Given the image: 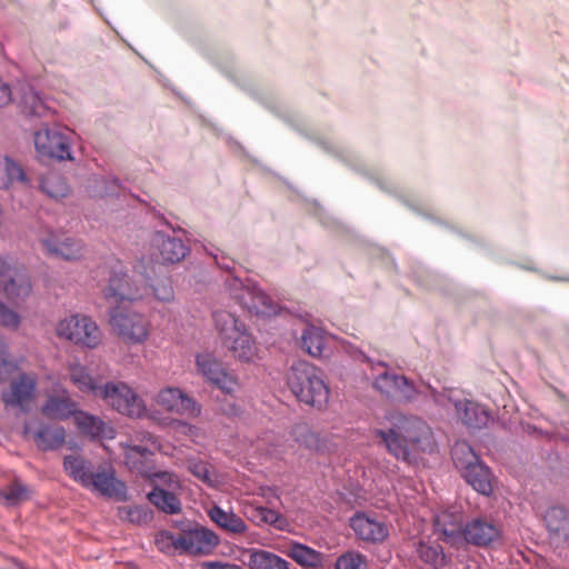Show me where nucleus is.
I'll list each match as a JSON object with an SVG mask.
<instances>
[{"label": "nucleus", "mask_w": 569, "mask_h": 569, "mask_svg": "<svg viewBox=\"0 0 569 569\" xmlns=\"http://www.w3.org/2000/svg\"><path fill=\"white\" fill-rule=\"evenodd\" d=\"M386 419L390 422V428L378 429L376 435L397 459L410 461L413 455L432 449L431 429L420 418L391 412Z\"/></svg>", "instance_id": "nucleus-1"}, {"label": "nucleus", "mask_w": 569, "mask_h": 569, "mask_svg": "<svg viewBox=\"0 0 569 569\" xmlns=\"http://www.w3.org/2000/svg\"><path fill=\"white\" fill-rule=\"evenodd\" d=\"M212 318L221 343L231 356L241 362L253 361L258 346L244 322L229 310H216Z\"/></svg>", "instance_id": "nucleus-2"}, {"label": "nucleus", "mask_w": 569, "mask_h": 569, "mask_svg": "<svg viewBox=\"0 0 569 569\" xmlns=\"http://www.w3.org/2000/svg\"><path fill=\"white\" fill-rule=\"evenodd\" d=\"M287 383L295 397L309 406L322 408L329 400V387L321 371L307 361L295 362L288 373Z\"/></svg>", "instance_id": "nucleus-3"}, {"label": "nucleus", "mask_w": 569, "mask_h": 569, "mask_svg": "<svg viewBox=\"0 0 569 569\" xmlns=\"http://www.w3.org/2000/svg\"><path fill=\"white\" fill-rule=\"evenodd\" d=\"M141 266H137L133 274L124 272L123 266L116 261L110 266V278L108 286L103 289L104 298L110 303H120L123 301H138L149 295V288L144 281L149 274L140 271Z\"/></svg>", "instance_id": "nucleus-4"}, {"label": "nucleus", "mask_w": 569, "mask_h": 569, "mask_svg": "<svg viewBox=\"0 0 569 569\" xmlns=\"http://www.w3.org/2000/svg\"><path fill=\"white\" fill-rule=\"evenodd\" d=\"M118 413L131 419H157L156 412H149L143 398L127 382L120 380L107 381L102 385L99 397Z\"/></svg>", "instance_id": "nucleus-5"}, {"label": "nucleus", "mask_w": 569, "mask_h": 569, "mask_svg": "<svg viewBox=\"0 0 569 569\" xmlns=\"http://www.w3.org/2000/svg\"><path fill=\"white\" fill-rule=\"evenodd\" d=\"M227 286L230 298L248 312L259 317H271L278 313V303L256 284L232 278L228 280Z\"/></svg>", "instance_id": "nucleus-6"}, {"label": "nucleus", "mask_w": 569, "mask_h": 569, "mask_svg": "<svg viewBox=\"0 0 569 569\" xmlns=\"http://www.w3.org/2000/svg\"><path fill=\"white\" fill-rule=\"evenodd\" d=\"M59 338L89 349H96L102 341L98 325L86 315H71L61 319L56 327Z\"/></svg>", "instance_id": "nucleus-7"}, {"label": "nucleus", "mask_w": 569, "mask_h": 569, "mask_svg": "<svg viewBox=\"0 0 569 569\" xmlns=\"http://www.w3.org/2000/svg\"><path fill=\"white\" fill-rule=\"evenodd\" d=\"M109 316L112 330L123 341L140 345L149 338L151 322L143 313L117 307L110 310Z\"/></svg>", "instance_id": "nucleus-8"}, {"label": "nucleus", "mask_w": 569, "mask_h": 569, "mask_svg": "<svg viewBox=\"0 0 569 569\" xmlns=\"http://www.w3.org/2000/svg\"><path fill=\"white\" fill-rule=\"evenodd\" d=\"M38 243L46 257L68 262L80 261L87 253V246L81 239L51 229L39 236Z\"/></svg>", "instance_id": "nucleus-9"}, {"label": "nucleus", "mask_w": 569, "mask_h": 569, "mask_svg": "<svg viewBox=\"0 0 569 569\" xmlns=\"http://www.w3.org/2000/svg\"><path fill=\"white\" fill-rule=\"evenodd\" d=\"M0 289L13 305L20 306L32 295V283L27 269L0 257Z\"/></svg>", "instance_id": "nucleus-10"}, {"label": "nucleus", "mask_w": 569, "mask_h": 569, "mask_svg": "<svg viewBox=\"0 0 569 569\" xmlns=\"http://www.w3.org/2000/svg\"><path fill=\"white\" fill-rule=\"evenodd\" d=\"M373 387L388 398L396 399L400 402H412L422 393L430 397L429 386L427 391L417 388L405 376L383 371L373 378Z\"/></svg>", "instance_id": "nucleus-11"}, {"label": "nucleus", "mask_w": 569, "mask_h": 569, "mask_svg": "<svg viewBox=\"0 0 569 569\" xmlns=\"http://www.w3.org/2000/svg\"><path fill=\"white\" fill-rule=\"evenodd\" d=\"M152 401L156 407L169 413L192 418L201 413L200 405L178 387L161 388Z\"/></svg>", "instance_id": "nucleus-12"}, {"label": "nucleus", "mask_w": 569, "mask_h": 569, "mask_svg": "<svg viewBox=\"0 0 569 569\" xmlns=\"http://www.w3.org/2000/svg\"><path fill=\"white\" fill-rule=\"evenodd\" d=\"M196 367L203 379L226 393H233L239 387L238 380L227 372L221 361L211 352L198 353Z\"/></svg>", "instance_id": "nucleus-13"}, {"label": "nucleus", "mask_w": 569, "mask_h": 569, "mask_svg": "<svg viewBox=\"0 0 569 569\" xmlns=\"http://www.w3.org/2000/svg\"><path fill=\"white\" fill-rule=\"evenodd\" d=\"M428 389L430 391V398H432L436 403L445 407L447 406V401L451 402L455 407L457 417L465 426L477 429L487 426L490 416L487 409L481 405L468 399L453 400L448 398L446 400L445 396L436 391L433 388L428 387Z\"/></svg>", "instance_id": "nucleus-14"}, {"label": "nucleus", "mask_w": 569, "mask_h": 569, "mask_svg": "<svg viewBox=\"0 0 569 569\" xmlns=\"http://www.w3.org/2000/svg\"><path fill=\"white\" fill-rule=\"evenodd\" d=\"M34 147L41 158L67 160L71 159L68 137L57 128L43 127L34 133Z\"/></svg>", "instance_id": "nucleus-15"}, {"label": "nucleus", "mask_w": 569, "mask_h": 569, "mask_svg": "<svg viewBox=\"0 0 569 569\" xmlns=\"http://www.w3.org/2000/svg\"><path fill=\"white\" fill-rule=\"evenodd\" d=\"M37 389V377L31 373H21L11 381L8 389L1 392V400L7 408H19L27 410L30 402L33 401Z\"/></svg>", "instance_id": "nucleus-16"}, {"label": "nucleus", "mask_w": 569, "mask_h": 569, "mask_svg": "<svg viewBox=\"0 0 569 569\" xmlns=\"http://www.w3.org/2000/svg\"><path fill=\"white\" fill-rule=\"evenodd\" d=\"M500 536L501 531L493 522L475 518L465 525L461 540L477 547H487L499 540Z\"/></svg>", "instance_id": "nucleus-17"}, {"label": "nucleus", "mask_w": 569, "mask_h": 569, "mask_svg": "<svg viewBox=\"0 0 569 569\" xmlns=\"http://www.w3.org/2000/svg\"><path fill=\"white\" fill-rule=\"evenodd\" d=\"M84 488L107 497L122 498L126 495L124 483L117 479L111 467L93 470Z\"/></svg>", "instance_id": "nucleus-18"}, {"label": "nucleus", "mask_w": 569, "mask_h": 569, "mask_svg": "<svg viewBox=\"0 0 569 569\" xmlns=\"http://www.w3.org/2000/svg\"><path fill=\"white\" fill-rule=\"evenodd\" d=\"M350 527L356 536L368 542H382L389 536V529L383 521L365 512H357L350 519Z\"/></svg>", "instance_id": "nucleus-19"}, {"label": "nucleus", "mask_w": 569, "mask_h": 569, "mask_svg": "<svg viewBox=\"0 0 569 569\" xmlns=\"http://www.w3.org/2000/svg\"><path fill=\"white\" fill-rule=\"evenodd\" d=\"M79 406L69 391L62 388L58 393L48 396L41 407L44 417L54 420H67L78 413Z\"/></svg>", "instance_id": "nucleus-20"}, {"label": "nucleus", "mask_w": 569, "mask_h": 569, "mask_svg": "<svg viewBox=\"0 0 569 569\" xmlns=\"http://www.w3.org/2000/svg\"><path fill=\"white\" fill-rule=\"evenodd\" d=\"M435 531L447 542L456 545L462 538V515L455 510H443L433 519Z\"/></svg>", "instance_id": "nucleus-21"}, {"label": "nucleus", "mask_w": 569, "mask_h": 569, "mask_svg": "<svg viewBox=\"0 0 569 569\" xmlns=\"http://www.w3.org/2000/svg\"><path fill=\"white\" fill-rule=\"evenodd\" d=\"M182 535V553L207 555L219 543L218 536L209 529L190 530Z\"/></svg>", "instance_id": "nucleus-22"}, {"label": "nucleus", "mask_w": 569, "mask_h": 569, "mask_svg": "<svg viewBox=\"0 0 569 569\" xmlns=\"http://www.w3.org/2000/svg\"><path fill=\"white\" fill-rule=\"evenodd\" d=\"M550 540L556 547L569 540V512L562 507H551L545 516Z\"/></svg>", "instance_id": "nucleus-23"}, {"label": "nucleus", "mask_w": 569, "mask_h": 569, "mask_svg": "<svg viewBox=\"0 0 569 569\" xmlns=\"http://www.w3.org/2000/svg\"><path fill=\"white\" fill-rule=\"evenodd\" d=\"M153 247L158 250L163 263H177L184 259L189 249L184 242L176 237L157 232L152 239Z\"/></svg>", "instance_id": "nucleus-24"}, {"label": "nucleus", "mask_w": 569, "mask_h": 569, "mask_svg": "<svg viewBox=\"0 0 569 569\" xmlns=\"http://www.w3.org/2000/svg\"><path fill=\"white\" fill-rule=\"evenodd\" d=\"M68 372L71 382L81 391L94 397H100L102 385L93 377L88 368L78 361L68 363Z\"/></svg>", "instance_id": "nucleus-25"}, {"label": "nucleus", "mask_w": 569, "mask_h": 569, "mask_svg": "<svg viewBox=\"0 0 569 569\" xmlns=\"http://www.w3.org/2000/svg\"><path fill=\"white\" fill-rule=\"evenodd\" d=\"M121 446L124 450V462L128 468L138 473L148 476V462L156 451L148 446L134 443L133 439L122 442ZM149 477L151 476L149 475Z\"/></svg>", "instance_id": "nucleus-26"}, {"label": "nucleus", "mask_w": 569, "mask_h": 569, "mask_svg": "<svg viewBox=\"0 0 569 569\" xmlns=\"http://www.w3.org/2000/svg\"><path fill=\"white\" fill-rule=\"evenodd\" d=\"M18 183H29L22 166L9 156H0V189L8 190Z\"/></svg>", "instance_id": "nucleus-27"}, {"label": "nucleus", "mask_w": 569, "mask_h": 569, "mask_svg": "<svg viewBox=\"0 0 569 569\" xmlns=\"http://www.w3.org/2000/svg\"><path fill=\"white\" fill-rule=\"evenodd\" d=\"M208 516L218 527L233 535L247 532L248 526L241 517L233 511H227L219 506H213L208 510Z\"/></svg>", "instance_id": "nucleus-28"}, {"label": "nucleus", "mask_w": 569, "mask_h": 569, "mask_svg": "<svg viewBox=\"0 0 569 569\" xmlns=\"http://www.w3.org/2000/svg\"><path fill=\"white\" fill-rule=\"evenodd\" d=\"M465 480L479 493L490 496L493 491V476L488 466L482 461L473 465L471 469L465 471Z\"/></svg>", "instance_id": "nucleus-29"}, {"label": "nucleus", "mask_w": 569, "mask_h": 569, "mask_svg": "<svg viewBox=\"0 0 569 569\" xmlns=\"http://www.w3.org/2000/svg\"><path fill=\"white\" fill-rule=\"evenodd\" d=\"M249 569H290V563L280 556L263 549L247 550Z\"/></svg>", "instance_id": "nucleus-30"}, {"label": "nucleus", "mask_w": 569, "mask_h": 569, "mask_svg": "<svg viewBox=\"0 0 569 569\" xmlns=\"http://www.w3.org/2000/svg\"><path fill=\"white\" fill-rule=\"evenodd\" d=\"M66 441V430L61 426L41 425L34 433V442L41 450H56Z\"/></svg>", "instance_id": "nucleus-31"}, {"label": "nucleus", "mask_w": 569, "mask_h": 569, "mask_svg": "<svg viewBox=\"0 0 569 569\" xmlns=\"http://www.w3.org/2000/svg\"><path fill=\"white\" fill-rule=\"evenodd\" d=\"M63 469L72 480L80 483L83 488L93 472L91 461L79 455L66 456L63 459Z\"/></svg>", "instance_id": "nucleus-32"}, {"label": "nucleus", "mask_w": 569, "mask_h": 569, "mask_svg": "<svg viewBox=\"0 0 569 569\" xmlns=\"http://www.w3.org/2000/svg\"><path fill=\"white\" fill-rule=\"evenodd\" d=\"M417 553L422 562L433 569L442 568L449 562L442 546L436 541H420L417 546Z\"/></svg>", "instance_id": "nucleus-33"}, {"label": "nucleus", "mask_w": 569, "mask_h": 569, "mask_svg": "<svg viewBox=\"0 0 569 569\" xmlns=\"http://www.w3.org/2000/svg\"><path fill=\"white\" fill-rule=\"evenodd\" d=\"M288 556L303 568H318L323 563V555L302 543H293Z\"/></svg>", "instance_id": "nucleus-34"}, {"label": "nucleus", "mask_w": 569, "mask_h": 569, "mask_svg": "<svg viewBox=\"0 0 569 569\" xmlns=\"http://www.w3.org/2000/svg\"><path fill=\"white\" fill-rule=\"evenodd\" d=\"M19 107L21 112L28 117H44L50 111L44 101L40 98L39 93L32 88H28L23 91L19 101Z\"/></svg>", "instance_id": "nucleus-35"}, {"label": "nucleus", "mask_w": 569, "mask_h": 569, "mask_svg": "<svg viewBox=\"0 0 569 569\" xmlns=\"http://www.w3.org/2000/svg\"><path fill=\"white\" fill-rule=\"evenodd\" d=\"M451 456L455 466L461 471L462 476L465 471L480 461L472 447L466 441H457L451 449Z\"/></svg>", "instance_id": "nucleus-36"}, {"label": "nucleus", "mask_w": 569, "mask_h": 569, "mask_svg": "<svg viewBox=\"0 0 569 569\" xmlns=\"http://www.w3.org/2000/svg\"><path fill=\"white\" fill-rule=\"evenodd\" d=\"M76 423L80 431L91 438H98L106 435L109 427L99 417L89 415L81 410L74 416Z\"/></svg>", "instance_id": "nucleus-37"}, {"label": "nucleus", "mask_w": 569, "mask_h": 569, "mask_svg": "<svg viewBox=\"0 0 569 569\" xmlns=\"http://www.w3.org/2000/svg\"><path fill=\"white\" fill-rule=\"evenodd\" d=\"M326 337L321 329L308 326L301 335V347L312 357H320L323 353Z\"/></svg>", "instance_id": "nucleus-38"}, {"label": "nucleus", "mask_w": 569, "mask_h": 569, "mask_svg": "<svg viewBox=\"0 0 569 569\" xmlns=\"http://www.w3.org/2000/svg\"><path fill=\"white\" fill-rule=\"evenodd\" d=\"M149 501L166 513L174 515L180 512V500L169 491L156 487L148 493Z\"/></svg>", "instance_id": "nucleus-39"}, {"label": "nucleus", "mask_w": 569, "mask_h": 569, "mask_svg": "<svg viewBox=\"0 0 569 569\" xmlns=\"http://www.w3.org/2000/svg\"><path fill=\"white\" fill-rule=\"evenodd\" d=\"M41 189L53 199H61L69 194L70 188L66 179L58 172H48L41 178Z\"/></svg>", "instance_id": "nucleus-40"}, {"label": "nucleus", "mask_w": 569, "mask_h": 569, "mask_svg": "<svg viewBox=\"0 0 569 569\" xmlns=\"http://www.w3.org/2000/svg\"><path fill=\"white\" fill-rule=\"evenodd\" d=\"M29 498L30 489L19 480L0 489V503L4 506H17Z\"/></svg>", "instance_id": "nucleus-41"}, {"label": "nucleus", "mask_w": 569, "mask_h": 569, "mask_svg": "<svg viewBox=\"0 0 569 569\" xmlns=\"http://www.w3.org/2000/svg\"><path fill=\"white\" fill-rule=\"evenodd\" d=\"M157 549L169 556L182 555V535H174L167 530L159 531L154 537Z\"/></svg>", "instance_id": "nucleus-42"}, {"label": "nucleus", "mask_w": 569, "mask_h": 569, "mask_svg": "<svg viewBox=\"0 0 569 569\" xmlns=\"http://www.w3.org/2000/svg\"><path fill=\"white\" fill-rule=\"evenodd\" d=\"M187 462L188 470L197 479L212 488L219 485V478L216 471L211 468V466H209V463L197 459H189Z\"/></svg>", "instance_id": "nucleus-43"}, {"label": "nucleus", "mask_w": 569, "mask_h": 569, "mask_svg": "<svg viewBox=\"0 0 569 569\" xmlns=\"http://www.w3.org/2000/svg\"><path fill=\"white\" fill-rule=\"evenodd\" d=\"M144 284L149 288V293L152 292V296L159 301L170 302L174 298L171 281L167 277L152 280L149 274V279L144 281Z\"/></svg>", "instance_id": "nucleus-44"}, {"label": "nucleus", "mask_w": 569, "mask_h": 569, "mask_svg": "<svg viewBox=\"0 0 569 569\" xmlns=\"http://www.w3.org/2000/svg\"><path fill=\"white\" fill-rule=\"evenodd\" d=\"M118 516L122 521L134 525L147 523L152 519V512L141 506H124L118 509Z\"/></svg>", "instance_id": "nucleus-45"}, {"label": "nucleus", "mask_w": 569, "mask_h": 569, "mask_svg": "<svg viewBox=\"0 0 569 569\" xmlns=\"http://www.w3.org/2000/svg\"><path fill=\"white\" fill-rule=\"evenodd\" d=\"M365 557L358 552H347L337 559L335 569H366Z\"/></svg>", "instance_id": "nucleus-46"}, {"label": "nucleus", "mask_w": 569, "mask_h": 569, "mask_svg": "<svg viewBox=\"0 0 569 569\" xmlns=\"http://www.w3.org/2000/svg\"><path fill=\"white\" fill-rule=\"evenodd\" d=\"M20 322V315L0 301V325L16 330L19 328Z\"/></svg>", "instance_id": "nucleus-47"}, {"label": "nucleus", "mask_w": 569, "mask_h": 569, "mask_svg": "<svg viewBox=\"0 0 569 569\" xmlns=\"http://www.w3.org/2000/svg\"><path fill=\"white\" fill-rule=\"evenodd\" d=\"M134 440V443H138L139 446H148L153 451L158 450L160 448L159 440L149 431L146 430H138L134 431L128 440Z\"/></svg>", "instance_id": "nucleus-48"}, {"label": "nucleus", "mask_w": 569, "mask_h": 569, "mask_svg": "<svg viewBox=\"0 0 569 569\" xmlns=\"http://www.w3.org/2000/svg\"><path fill=\"white\" fill-rule=\"evenodd\" d=\"M260 519H262V525H271L277 529H283L287 523V520L283 516L267 507H263V510L260 511Z\"/></svg>", "instance_id": "nucleus-49"}, {"label": "nucleus", "mask_w": 569, "mask_h": 569, "mask_svg": "<svg viewBox=\"0 0 569 569\" xmlns=\"http://www.w3.org/2000/svg\"><path fill=\"white\" fill-rule=\"evenodd\" d=\"M19 366L16 361L8 359L6 350L0 352V383L7 381L17 370Z\"/></svg>", "instance_id": "nucleus-50"}, {"label": "nucleus", "mask_w": 569, "mask_h": 569, "mask_svg": "<svg viewBox=\"0 0 569 569\" xmlns=\"http://www.w3.org/2000/svg\"><path fill=\"white\" fill-rule=\"evenodd\" d=\"M154 421L162 426H172L173 428L180 430L182 433L188 435L190 437H196L198 435V429L194 426L181 420L159 418L157 416V419Z\"/></svg>", "instance_id": "nucleus-51"}, {"label": "nucleus", "mask_w": 569, "mask_h": 569, "mask_svg": "<svg viewBox=\"0 0 569 569\" xmlns=\"http://www.w3.org/2000/svg\"><path fill=\"white\" fill-rule=\"evenodd\" d=\"M12 102V89L10 84L0 78V109L8 107Z\"/></svg>", "instance_id": "nucleus-52"}, {"label": "nucleus", "mask_w": 569, "mask_h": 569, "mask_svg": "<svg viewBox=\"0 0 569 569\" xmlns=\"http://www.w3.org/2000/svg\"><path fill=\"white\" fill-rule=\"evenodd\" d=\"M153 478L159 480V482L169 486L170 488L179 487V480L178 478L168 471H160L153 473Z\"/></svg>", "instance_id": "nucleus-53"}, {"label": "nucleus", "mask_w": 569, "mask_h": 569, "mask_svg": "<svg viewBox=\"0 0 569 569\" xmlns=\"http://www.w3.org/2000/svg\"><path fill=\"white\" fill-rule=\"evenodd\" d=\"M200 567L201 569H242L238 565L220 561H204Z\"/></svg>", "instance_id": "nucleus-54"}, {"label": "nucleus", "mask_w": 569, "mask_h": 569, "mask_svg": "<svg viewBox=\"0 0 569 569\" xmlns=\"http://www.w3.org/2000/svg\"><path fill=\"white\" fill-rule=\"evenodd\" d=\"M261 510H263V507H252L251 509L246 511V516L249 520H251L256 525L261 526L262 525V519H260Z\"/></svg>", "instance_id": "nucleus-55"}, {"label": "nucleus", "mask_w": 569, "mask_h": 569, "mask_svg": "<svg viewBox=\"0 0 569 569\" xmlns=\"http://www.w3.org/2000/svg\"><path fill=\"white\" fill-rule=\"evenodd\" d=\"M266 455L274 459H282L283 451L280 449L279 445H272L270 448L266 449Z\"/></svg>", "instance_id": "nucleus-56"}, {"label": "nucleus", "mask_w": 569, "mask_h": 569, "mask_svg": "<svg viewBox=\"0 0 569 569\" xmlns=\"http://www.w3.org/2000/svg\"><path fill=\"white\" fill-rule=\"evenodd\" d=\"M110 192L108 190H99V191H94L93 192V196H99V197H103V196H107L109 194Z\"/></svg>", "instance_id": "nucleus-57"}, {"label": "nucleus", "mask_w": 569, "mask_h": 569, "mask_svg": "<svg viewBox=\"0 0 569 569\" xmlns=\"http://www.w3.org/2000/svg\"><path fill=\"white\" fill-rule=\"evenodd\" d=\"M97 182L106 183V180L104 179H99V180H97Z\"/></svg>", "instance_id": "nucleus-58"}, {"label": "nucleus", "mask_w": 569, "mask_h": 569, "mask_svg": "<svg viewBox=\"0 0 569 569\" xmlns=\"http://www.w3.org/2000/svg\"><path fill=\"white\" fill-rule=\"evenodd\" d=\"M377 366L385 367V363L383 362H377Z\"/></svg>", "instance_id": "nucleus-59"}, {"label": "nucleus", "mask_w": 569, "mask_h": 569, "mask_svg": "<svg viewBox=\"0 0 569 569\" xmlns=\"http://www.w3.org/2000/svg\"><path fill=\"white\" fill-rule=\"evenodd\" d=\"M360 357H362L363 359H367V357L360 352Z\"/></svg>", "instance_id": "nucleus-60"}]
</instances>
